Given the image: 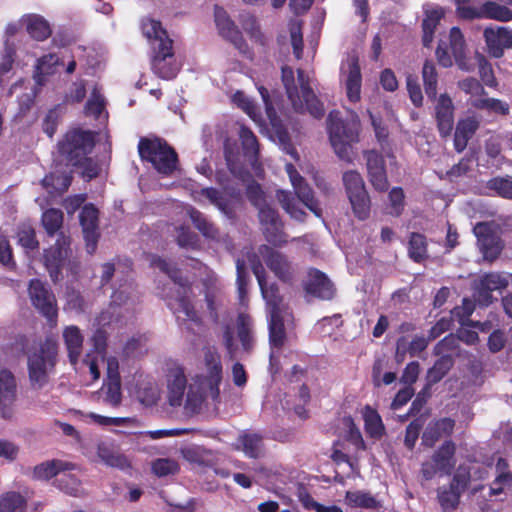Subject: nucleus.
<instances>
[{
  "instance_id": "19",
  "label": "nucleus",
  "mask_w": 512,
  "mask_h": 512,
  "mask_svg": "<svg viewBox=\"0 0 512 512\" xmlns=\"http://www.w3.org/2000/svg\"><path fill=\"white\" fill-rule=\"evenodd\" d=\"M483 36L487 52L494 58L502 57L505 49L512 48V30L507 27H487Z\"/></svg>"
},
{
  "instance_id": "42",
  "label": "nucleus",
  "mask_w": 512,
  "mask_h": 512,
  "mask_svg": "<svg viewBox=\"0 0 512 512\" xmlns=\"http://www.w3.org/2000/svg\"><path fill=\"white\" fill-rule=\"evenodd\" d=\"M425 18L422 23L423 27V44L424 46H429L433 41L434 31L444 15V12L441 8H431L427 9L425 12Z\"/></svg>"
},
{
  "instance_id": "41",
  "label": "nucleus",
  "mask_w": 512,
  "mask_h": 512,
  "mask_svg": "<svg viewBox=\"0 0 512 512\" xmlns=\"http://www.w3.org/2000/svg\"><path fill=\"white\" fill-rule=\"evenodd\" d=\"M98 394L103 403L118 407L122 401L120 380H106Z\"/></svg>"
},
{
  "instance_id": "62",
  "label": "nucleus",
  "mask_w": 512,
  "mask_h": 512,
  "mask_svg": "<svg viewBox=\"0 0 512 512\" xmlns=\"http://www.w3.org/2000/svg\"><path fill=\"white\" fill-rule=\"evenodd\" d=\"M15 48L9 44L8 40L5 41L4 49L1 53L0 59V82L2 83L8 73L11 71L14 63Z\"/></svg>"
},
{
  "instance_id": "45",
  "label": "nucleus",
  "mask_w": 512,
  "mask_h": 512,
  "mask_svg": "<svg viewBox=\"0 0 512 512\" xmlns=\"http://www.w3.org/2000/svg\"><path fill=\"white\" fill-rule=\"evenodd\" d=\"M345 502L350 507L373 509L380 506V503L370 493L365 491H347Z\"/></svg>"
},
{
  "instance_id": "39",
  "label": "nucleus",
  "mask_w": 512,
  "mask_h": 512,
  "mask_svg": "<svg viewBox=\"0 0 512 512\" xmlns=\"http://www.w3.org/2000/svg\"><path fill=\"white\" fill-rule=\"evenodd\" d=\"M239 137L242 143L244 156L248 158V161L255 170L256 175H260V169L256 166V156L258 154V143L253 132L247 127L240 126Z\"/></svg>"
},
{
  "instance_id": "50",
  "label": "nucleus",
  "mask_w": 512,
  "mask_h": 512,
  "mask_svg": "<svg viewBox=\"0 0 512 512\" xmlns=\"http://www.w3.org/2000/svg\"><path fill=\"white\" fill-rule=\"evenodd\" d=\"M188 214L195 227L203 234V236L210 239L217 238V229L213 226V224L207 221L201 212L192 207H189Z\"/></svg>"
},
{
  "instance_id": "21",
  "label": "nucleus",
  "mask_w": 512,
  "mask_h": 512,
  "mask_svg": "<svg viewBox=\"0 0 512 512\" xmlns=\"http://www.w3.org/2000/svg\"><path fill=\"white\" fill-rule=\"evenodd\" d=\"M466 485V474L457 473L448 486L438 489V501L444 512H452L457 508L460 495Z\"/></svg>"
},
{
  "instance_id": "55",
  "label": "nucleus",
  "mask_w": 512,
  "mask_h": 512,
  "mask_svg": "<svg viewBox=\"0 0 512 512\" xmlns=\"http://www.w3.org/2000/svg\"><path fill=\"white\" fill-rule=\"evenodd\" d=\"M195 200L202 203L204 199H207L211 204L215 205L221 212L229 215L230 210L227 203L223 200V197L214 188L202 189L199 193L194 196Z\"/></svg>"
},
{
  "instance_id": "13",
  "label": "nucleus",
  "mask_w": 512,
  "mask_h": 512,
  "mask_svg": "<svg viewBox=\"0 0 512 512\" xmlns=\"http://www.w3.org/2000/svg\"><path fill=\"white\" fill-rule=\"evenodd\" d=\"M70 255L69 239L64 236L57 240L55 246L46 251L45 266L54 282L59 281L62 268H67L72 273L76 272L78 264L70 258Z\"/></svg>"
},
{
  "instance_id": "57",
  "label": "nucleus",
  "mask_w": 512,
  "mask_h": 512,
  "mask_svg": "<svg viewBox=\"0 0 512 512\" xmlns=\"http://www.w3.org/2000/svg\"><path fill=\"white\" fill-rule=\"evenodd\" d=\"M137 397L146 406L155 405L160 399V388L155 382H147L139 388Z\"/></svg>"
},
{
  "instance_id": "7",
  "label": "nucleus",
  "mask_w": 512,
  "mask_h": 512,
  "mask_svg": "<svg viewBox=\"0 0 512 512\" xmlns=\"http://www.w3.org/2000/svg\"><path fill=\"white\" fill-rule=\"evenodd\" d=\"M249 200L259 210V219L265 234L266 240L273 245H282L287 242L282 232V223L277 212L272 209L265 200L263 191L258 184H251L247 188Z\"/></svg>"
},
{
  "instance_id": "27",
  "label": "nucleus",
  "mask_w": 512,
  "mask_h": 512,
  "mask_svg": "<svg viewBox=\"0 0 512 512\" xmlns=\"http://www.w3.org/2000/svg\"><path fill=\"white\" fill-rule=\"evenodd\" d=\"M83 363L89 368L93 380H97L100 377V363L106 367V380H120L119 362L114 356H106L104 352L97 355L88 354L84 358Z\"/></svg>"
},
{
  "instance_id": "15",
  "label": "nucleus",
  "mask_w": 512,
  "mask_h": 512,
  "mask_svg": "<svg viewBox=\"0 0 512 512\" xmlns=\"http://www.w3.org/2000/svg\"><path fill=\"white\" fill-rule=\"evenodd\" d=\"M478 246L485 259H496L503 249L500 239V228L495 223H477L473 229Z\"/></svg>"
},
{
  "instance_id": "32",
  "label": "nucleus",
  "mask_w": 512,
  "mask_h": 512,
  "mask_svg": "<svg viewBox=\"0 0 512 512\" xmlns=\"http://www.w3.org/2000/svg\"><path fill=\"white\" fill-rule=\"evenodd\" d=\"M80 471L73 463L63 460H51L34 467L33 478L37 480H49L54 476H60L62 472Z\"/></svg>"
},
{
  "instance_id": "44",
  "label": "nucleus",
  "mask_w": 512,
  "mask_h": 512,
  "mask_svg": "<svg viewBox=\"0 0 512 512\" xmlns=\"http://www.w3.org/2000/svg\"><path fill=\"white\" fill-rule=\"evenodd\" d=\"M362 417L364 420L366 432L371 437L379 438L384 432V425L377 411L370 406H365L362 409Z\"/></svg>"
},
{
  "instance_id": "47",
  "label": "nucleus",
  "mask_w": 512,
  "mask_h": 512,
  "mask_svg": "<svg viewBox=\"0 0 512 512\" xmlns=\"http://www.w3.org/2000/svg\"><path fill=\"white\" fill-rule=\"evenodd\" d=\"M72 471L62 472L57 478V486L60 490L71 496H80L83 494L81 481L77 477V473Z\"/></svg>"
},
{
  "instance_id": "60",
  "label": "nucleus",
  "mask_w": 512,
  "mask_h": 512,
  "mask_svg": "<svg viewBox=\"0 0 512 512\" xmlns=\"http://www.w3.org/2000/svg\"><path fill=\"white\" fill-rule=\"evenodd\" d=\"M459 89H461L464 93L470 95V104L473 106V102L475 98H482L483 95H486V92L481 85V83L472 77L465 78L460 80L457 83Z\"/></svg>"
},
{
  "instance_id": "24",
  "label": "nucleus",
  "mask_w": 512,
  "mask_h": 512,
  "mask_svg": "<svg viewBox=\"0 0 512 512\" xmlns=\"http://www.w3.org/2000/svg\"><path fill=\"white\" fill-rule=\"evenodd\" d=\"M342 75L345 76L346 95L351 102L360 100L361 94V72L358 59L354 56L349 57L341 67Z\"/></svg>"
},
{
  "instance_id": "11",
  "label": "nucleus",
  "mask_w": 512,
  "mask_h": 512,
  "mask_svg": "<svg viewBox=\"0 0 512 512\" xmlns=\"http://www.w3.org/2000/svg\"><path fill=\"white\" fill-rule=\"evenodd\" d=\"M343 182L354 214L361 220L366 219L370 212V199L361 175L354 170L347 171L343 174Z\"/></svg>"
},
{
  "instance_id": "40",
  "label": "nucleus",
  "mask_w": 512,
  "mask_h": 512,
  "mask_svg": "<svg viewBox=\"0 0 512 512\" xmlns=\"http://www.w3.org/2000/svg\"><path fill=\"white\" fill-rule=\"evenodd\" d=\"M237 334L241 342L242 349L245 352H250L255 344L253 323L250 316L243 313L239 314L237 319Z\"/></svg>"
},
{
  "instance_id": "33",
  "label": "nucleus",
  "mask_w": 512,
  "mask_h": 512,
  "mask_svg": "<svg viewBox=\"0 0 512 512\" xmlns=\"http://www.w3.org/2000/svg\"><path fill=\"white\" fill-rule=\"evenodd\" d=\"M479 124L480 121L475 115L459 120L454 134V147L457 152H462L466 148L469 139L479 128Z\"/></svg>"
},
{
  "instance_id": "26",
  "label": "nucleus",
  "mask_w": 512,
  "mask_h": 512,
  "mask_svg": "<svg viewBox=\"0 0 512 512\" xmlns=\"http://www.w3.org/2000/svg\"><path fill=\"white\" fill-rule=\"evenodd\" d=\"M80 224L86 241V249L94 252L98 240V210L91 204L85 205L80 213Z\"/></svg>"
},
{
  "instance_id": "35",
  "label": "nucleus",
  "mask_w": 512,
  "mask_h": 512,
  "mask_svg": "<svg viewBox=\"0 0 512 512\" xmlns=\"http://www.w3.org/2000/svg\"><path fill=\"white\" fill-rule=\"evenodd\" d=\"M453 428L454 421L450 418L431 422L423 433L422 443L428 447H432L441 437L450 435Z\"/></svg>"
},
{
  "instance_id": "5",
  "label": "nucleus",
  "mask_w": 512,
  "mask_h": 512,
  "mask_svg": "<svg viewBox=\"0 0 512 512\" xmlns=\"http://www.w3.org/2000/svg\"><path fill=\"white\" fill-rule=\"evenodd\" d=\"M282 81L285 86L288 98L293 108L298 112L307 110L313 117L319 118L324 115V107L315 97L304 77V73L298 70V83L300 85L301 95L295 84L293 70L290 67H282Z\"/></svg>"
},
{
  "instance_id": "9",
  "label": "nucleus",
  "mask_w": 512,
  "mask_h": 512,
  "mask_svg": "<svg viewBox=\"0 0 512 512\" xmlns=\"http://www.w3.org/2000/svg\"><path fill=\"white\" fill-rule=\"evenodd\" d=\"M94 147V136L90 131L72 130L58 143L59 153L71 165L82 163V157L87 156Z\"/></svg>"
},
{
  "instance_id": "58",
  "label": "nucleus",
  "mask_w": 512,
  "mask_h": 512,
  "mask_svg": "<svg viewBox=\"0 0 512 512\" xmlns=\"http://www.w3.org/2000/svg\"><path fill=\"white\" fill-rule=\"evenodd\" d=\"M42 223L47 233L53 235L62 226L63 214L58 209H48L42 215Z\"/></svg>"
},
{
  "instance_id": "22",
  "label": "nucleus",
  "mask_w": 512,
  "mask_h": 512,
  "mask_svg": "<svg viewBox=\"0 0 512 512\" xmlns=\"http://www.w3.org/2000/svg\"><path fill=\"white\" fill-rule=\"evenodd\" d=\"M214 18L219 34L231 42L240 52L247 53L248 46L245 43L241 32L233 21L230 20L226 11L216 6L214 10Z\"/></svg>"
},
{
  "instance_id": "59",
  "label": "nucleus",
  "mask_w": 512,
  "mask_h": 512,
  "mask_svg": "<svg viewBox=\"0 0 512 512\" xmlns=\"http://www.w3.org/2000/svg\"><path fill=\"white\" fill-rule=\"evenodd\" d=\"M453 361L451 356L444 355L435 362L433 367L428 371V379L432 383L440 381L451 369Z\"/></svg>"
},
{
  "instance_id": "63",
  "label": "nucleus",
  "mask_w": 512,
  "mask_h": 512,
  "mask_svg": "<svg viewBox=\"0 0 512 512\" xmlns=\"http://www.w3.org/2000/svg\"><path fill=\"white\" fill-rule=\"evenodd\" d=\"M178 470V463L170 458H160L152 462V471L158 477L175 474Z\"/></svg>"
},
{
  "instance_id": "61",
  "label": "nucleus",
  "mask_w": 512,
  "mask_h": 512,
  "mask_svg": "<svg viewBox=\"0 0 512 512\" xmlns=\"http://www.w3.org/2000/svg\"><path fill=\"white\" fill-rule=\"evenodd\" d=\"M426 240L425 237L418 233H413L409 241V255L410 257L419 262L426 256Z\"/></svg>"
},
{
  "instance_id": "20",
  "label": "nucleus",
  "mask_w": 512,
  "mask_h": 512,
  "mask_svg": "<svg viewBox=\"0 0 512 512\" xmlns=\"http://www.w3.org/2000/svg\"><path fill=\"white\" fill-rule=\"evenodd\" d=\"M508 282V277L501 273L492 272L482 275L475 285V300L481 305H488L492 301L491 292L505 288Z\"/></svg>"
},
{
  "instance_id": "16",
  "label": "nucleus",
  "mask_w": 512,
  "mask_h": 512,
  "mask_svg": "<svg viewBox=\"0 0 512 512\" xmlns=\"http://www.w3.org/2000/svg\"><path fill=\"white\" fill-rule=\"evenodd\" d=\"M18 410V389L15 376L8 370L0 371V417L12 420Z\"/></svg>"
},
{
  "instance_id": "64",
  "label": "nucleus",
  "mask_w": 512,
  "mask_h": 512,
  "mask_svg": "<svg viewBox=\"0 0 512 512\" xmlns=\"http://www.w3.org/2000/svg\"><path fill=\"white\" fill-rule=\"evenodd\" d=\"M290 41L293 48V53L297 59L302 56L303 37L301 32V23L293 20L289 23Z\"/></svg>"
},
{
  "instance_id": "6",
  "label": "nucleus",
  "mask_w": 512,
  "mask_h": 512,
  "mask_svg": "<svg viewBox=\"0 0 512 512\" xmlns=\"http://www.w3.org/2000/svg\"><path fill=\"white\" fill-rule=\"evenodd\" d=\"M58 355V344L47 339L38 349L28 355V374L33 388L44 387L54 371Z\"/></svg>"
},
{
  "instance_id": "17",
  "label": "nucleus",
  "mask_w": 512,
  "mask_h": 512,
  "mask_svg": "<svg viewBox=\"0 0 512 512\" xmlns=\"http://www.w3.org/2000/svg\"><path fill=\"white\" fill-rule=\"evenodd\" d=\"M434 100V118L441 137H448L454 126L455 106L452 98L447 93L436 95Z\"/></svg>"
},
{
  "instance_id": "51",
  "label": "nucleus",
  "mask_w": 512,
  "mask_h": 512,
  "mask_svg": "<svg viewBox=\"0 0 512 512\" xmlns=\"http://www.w3.org/2000/svg\"><path fill=\"white\" fill-rule=\"evenodd\" d=\"M422 78L425 93L429 99L435 98L437 95V72L435 65L431 61H426L422 69Z\"/></svg>"
},
{
  "instance_id": "30",
  "label": "nucleus",
  "mask_w": 512,
  "mask_h": 512,
  "mask_svg": "<svg viewBox=\"0 0 512 512\" xmlns=\"http://www.w3.org/2000/svg\"><path fill=\"white\" fill-rule=\"evenodd\" d=\"M305 289L309 294L321 299H331L334 295V288L330 280L316 269L309 270Z\"/></svg>"
},
{
  "instance_id": "2",
  "label": "nucleus",
  "mask_w": 512,
  "mask_h": 512,
  "mask_svg": "<svg viewBox=\"0 0 512 512\" xmlns=\"http://www.w3.org/2000/svg\"><path fill=\"white\" fill-rule=\"evenodd\" d=\"M252 271L259 284L261 294L266 302L269 313V337L273 348H279L285 340L284 322L290 314L283 304L282 297L278 293L275 283L269 282L264 267L261 263L251 261Z\"/></svg>"
},
{
  "instance_id": "38",
  "label": "nucleus",
  "mask_w": 512,
  "mask_h": 512,
  "mask_svg": "<svg viewBox=\"0 0 512 512\" xmlns=\"http://www.w3.org/2000/svg\"><path fill=\"white\" fill-rule=\"evenodd\" d=\"M141 30L143 35L149 41L151 48L164 44V40H171L166 31L162 28L159 21L151 18H145L141 22Z\"/></svg>"
},
{
  "instance_id": "54",
  "label": "nucleus",
  "mask_w": 512,
  "mask_h": 512,
  "mask_svg": "<svg viewBox=\"0 0 512 512\" xmlns=\"http://www.w3.org/2000/svg\"><path fill=\"white\" fill-rule=\"evenodd\" d=\"M487 188L495 195L512 200V177H495L487 182Z\"/></svg>"
},
{
  "instance_id": "10",
  "label": "nucleus",
  "mask_w": 512,
  "mask_h": 512,
  "mask_svg": "<svg viewBox=\"0 0 512 512\" xmlns=\"http://www.w3.org/2000/svg\"><path fill=\"white\" fill-rule=\"evenodd\" d=\"M455 450L453 442H444L429 460L422 463L421 476L423 479L431 480L436 476L449 475L456 465Z\"/></svg>"
},
{
  "instance_id": "53",
  "label": "nucleus",
  "mask_w": 512,
  "mask_h": 512,
  "mask_svg": "<svg viewBox=\"0 0 512 512\" xmlns=\"http://www.w3.org/2000/svg\"><path fill=\"white\" fill-rule=\"evenodd\" d=\"M473 107L500 115H506L509 112L507 103L499 99L488 98L485 95H483L482 98H475Z\"/></svg>"
},
{
  "instance_id": "43",
  "label": "nucleus",
  "mask_w": 512,
  "mask_h": 512,
  "mask_svg": "<svg viewBox=\"0 0 512 512\" xmlns=\"http://www.w3.org/2000/svg\"><path fill=\"white\" fill-rule=\"evenodd\" d=\"M70 183L71 176L68 173L56 174L55 172L47 175L42 181L43 187L51 196L65 192Z\"/></svg>"
},
{
  "instance_id": "23",
  "label": "nucleus",
  "mask_w": 512,
  "mask_h": 512,
  "mask_svg": "<svg viewBox=\"0 0 512 512\" xmlns=\"http://www.w3.org/2000/svg\"><path fill=\"white\" fill-rule=\"evenodd\" d=\"M167 400L170 406L178 407L183 402L187 379L184 369L180 366H174L169 369L166 378Z\"/></svg>"
},
{
  "instance_id": "37",
  "label": "nucleus",
  "mask_w": 512,
  "mask_h": 512,
  "mask_svg": "<svg viewBox=\"0 0 512 512\" xmlns=\"http://www.w3.org/2000/svg\"><path fill=\"white\" fill-rule=\"evenodd\" d=\"M236 448L242 451L248 458H258L264 453L262 438L254 433H246L239 436Z\"/></svg>"
},
{
  "instance_id": "56",
  "label": "nucleus",
  "mask_w": 512,
  "mask_h": 512,
  "mask_svg": "<svg viewBox=\"0 0 512 512\" xmlns=\"http://www.w3.org/2000/svg\"><path fill=\"white\" fill-rule=\"evenodd\" d=\"M86 417L100 426H134L137 423L135 418L106 417L96 413H89Z\"/></svg>"
},
{
  "instance_id": "49",
  "label": "nucleus",
  "mask_w": 512,
  "mask_h": 512,
  "mask_svg": "<svg viewBox=\"0 0 512 512\" xmlns=\"http://www.w3.org/2000/svg\"><path fill=\"white\" fill-rule=\"evenodd\" d=\"M481 19H494L507 22L512 19V11L507 7L492 1H487L481 6Z\"/></svg>"
},
{
  "instance_id": "52",
  "label": "nucleus",
  "mask_w": 512,
  "mask_h": 512,
  "mask_svg": "<svg viewBox=\"0 0 512 512\" xmlns=\"http://www.w3.org/2000/svg\"><path fill=\"white\" fill-rule=\"evenodd\" d=\"M276 197L283 209L295 220L302 221L305 212L299 207V204L290 195L288 191H277Z\"/></svg>"
},
{
  "instance_id": "25",
  "label": "nucleus",
  "mask_w": 512,
  "mask_h": 512,
  "mask_svg": "<svg viewBox=\"0 0 512 512\" xmlns=\"http://www.w3.org/2000/svg\"><path fill=\"white\" fill-rule=\"evenodd\" d=\"M286 172L289 175L291 184L298 196V199L317 217L321 216V209L318 207L317 201L314 199L312 190L305 183L303 177L297 172L292 164L286 165Z\"/></svg>"
},
{
  "instance_id": "36",
  "label": "nucleus",
  "mask_w": 512,
  "mask_h": 512,
  "mask_svg": "<svg viewBox=\"0 0 512 512\" xmlns=\"http://www.w3.org/2000/svg\"><path fill=\"white\" fill-rule=\"evenodd\" d=\"M20 25L25 28L28 34L38 40L43 41L51 34L49 23L41 16L26 15L21 18Z\"/></svg>"
},
{
  "instance_id": "4",
  "label": "nucleus",
  "mask_w": 512,
  "mask_h": 512,
  "mask_svg": "<svg viewBox=\"0 0 512 512\" xmlns=\"http://www.w3.org/2000/svg\"><path fill=\"white\" fill-rule=\"evenodd\" d=\"M151 266L158 268L160 271L166 273L173 281L174 286L177 287L176 294L165 295L168 306L177 315V318L183 321H197L198 315L190 301L189 289L187 287V281L182 277L178 276V271L157 256H152L150 260Z\"/></svg>"
},
{
  "instance_id": "46",
  "label": "nucleus",
  "mask_w": 512,
  "mask_h": 512,
  "mask_svg": "<svg viewBox=\"0 0 512 512\" xmlns=\"http://www.w3.org/2000/svg\"><path fill=\"white\" fill-rule=\"evenodd\" d=\"M59 63L58 56L48 54L37 60L34 72V80L38 86L45 83V76L54 73V67Z\"/></svg>"
},
{
  "instance_id": "3",
  "label": "nucleus",
  "mask_w": 512,
  "mask_h": 512,
  "mask_svg": "<svg viewBox=\"0 0 512 512\" xmlns=\"http://www.w3.org/2000/svg\"><path fill=\"white\" fill-rule=\"evenodd\" d=\"M327 130L337 156L343 161L352 162L355 158L353 145L359 141V117L353 113L344 121L340 118L339 112L333 111L327 119Z\"/></svg>"
},
{
  "instance_id": "18",
  "label": "nucleus",
  "mask_w": 512,
  "mask_h": 512,
  "mask_svg": "<svg viewBox=\"0 0 512 512\" xmlns=\"http://www.w3.org/2000/svg\"><path fill=\"white\" fill-rule=\"evenodd\" d=\"M259 254L262 256L267 267L279 280L288 282L292 279L294 267L284 254L266 245L259 248Z\"/></svg>"
},
{
  "instance_id": "14",
  "label": "nucleus",
  "mask_w": 512,
  "mask_h": 512,
  "mask_svg": "<svg viewBox=\"0 0 512 512\" xmlns=\"http://www.w3.org/2000/svg\"><path fill=\"white\" fill-rule=\"evenodd\" d=\"M159 45L152 48V70L159 78L170 80L177 75L180 69L173 53L172 40H164V44L160 43Z\"/></svg>"
},
{
  "instance_id": "31",
  "label": "nucleus",
  "mask_w": 512,
  "mask_h": 512,
  "mask_svg": "<svg viewBox=\"0 0 512 512\" xmlns=\"http://www.w3.org/2000/svg\"><path fill=\"white\" fill-rule=\"evenodd\" d=\"M512 481L511 474H497L493 484L489 487H481L480 490L475 489L472 493L474 500L477 502L479 508L484 512H492L493 509L489 506L485 505L480 501V496L483 498L489 497H498L503 493L504 488L509 486Z\"/></svg>"
},
{
  "instance_id": "8",
  "label": "nucleus",
  "mask_w": 512,
  "mask_h": 512,
  "mask_svg": "<svg viewBox=\"0 0 512 512\" xmlns=\"http://www.w3.org/2000/svg\"><path fill=\"white\" fill-rule=\"evenodd\" d=\"M138 150L141 158L150 162L162 175H170L177 168L176 152L160 139H142Z\"/></svg>"
},
{
  "instance_id": "12",
  "label": "nucleus",
  "mask_w": 512,
  "mask_h": 512,
  "mask_svg": "<svg viewBox=\"0 0 512 512\" xmlns=\"http://www.w3.org/2000/svg\"><path fill=\"white\" fill-rule=\"evenodd\" d=\"M29 297L34 308L44 316L51 327L57 324L58 308L54 294L40 280L30 281Z\"/></svg>"
},
{
  "instance_id": "48",
  "label": "nucleus",
  "mask_w": 512,
  "mask_h": 512,
  "mask_svg": "<svg viewBox=\"0 0 512 512\" xmlns=\"http://www.w3.org/2000/svg\"><path fill=\"white\" fill-rule=\"evenodd\" d=\"M26 499L17 492L10 491L0 496V512H24Z\"/></svg>"
},
{
  "instance_id": "1",
  "label": "nucleus",
  "mask_w": 512,
  "mask_h": 512,
  "mask_svg": "<svg viewBox=\"0 0 512 512\" xmlns=\"http://www.w3.org/2000/svg\"><path fill=\"white\" fill-rule=\"evenodd\" d=\"M222 377L221 355L215 347H205L203 350V374L195 376L194 382L189 386L187 403L196 409L207 398L218 402Z\"/></svg>"
},
{
  "instance_id": "28",
  "label": "nucleus",
  "mask_w": 512,
  "mask_h": 512,
  "mask_svg": "<svg viewBox=\"0 0 512 512\" xmlns=\"http://www.w3.org/2000/svg\"><path fill=\"white\" fill-rule=\"evenodd\" d=\"M62 338L69 362L76 367L82 355L84 335L76 325H68L63 328Z\"/></svg>"
},
{
  "instance_id": "29",
  "label": "nucleus",
  "mask_w": 512,
  "mask_h": 512,
  "mask_svg": "<svg viewBox=\"0 0 512 512\" xmlns=\"http://www.w3.org/2000/svg\"><path fill=\"white\" fill-rule=\"evenodd\" d=\"M365 158L371 184L379 191L386 190L388 181L382 156L371 150L365 153Z\"/></svg>"
},
{
  "instance_id": "34",
  "label": "nucleus",
  "mask_w": 512,
  "mask_h": 512,
  "mask_svg": "<svg viewBox=\"0 0 512 512\" xmlns=\"http://www.w3.org/2000/svg\"><path fill=\"white\" fill-rule=\"evenodd\" d=\"M97 457L99 460L112 468L126 471L131 468L129 459L112 445L107 443H100L97 445Z\"/></svg>"
}]
</instances>
